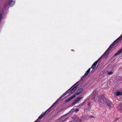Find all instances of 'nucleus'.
<instances>
[{
	"instance_id": "b1692460",
	"label": "nucleus",
	"mask_w": 122,
	"mask_h": 122,
	"mask_svg": "<svg viewBox=\"0 0 122 122\" xmlns=\"http://www.w3.org/2000/svg\"><path fill=\"white\" fill-rule=\"evenodd\" d=\"M90 107H87L85 108V109H86L87 110H90Z\"/></svg>"
},
{
	"instance_id": "412c9836",
	"label": "nucleus",
	"mask_w": 122,
	"mask_h": 122,
	"mask_svg": "<svg viewBox=\"0 0 122 122\" xmlns=\"http://www.w3.org/2000/svg\"><path fill=\"white\" fill-rule=\"evenodd\" d=\"M74 91L73 90V89H72L71 90V92L70 93H71V94H72L73 93H74Z\"/></svg>"
},
{
	"instance_id": "20e7f679",
	"label": "nucleus",
	"mask_w": 122,
	"mask_h": 122,
	"mask_svg": "<svg viewBox=\"0 0 122 122\" xmlns=\"http://www.w3.org/2000/svg\"><path fill=\"white\" fill-rule=\"evenodd\" d=\"M49 109H48V110H46V111L42 113L41 115L38 118V119L36 120L34 122H39V121L38 120V119H41L42 117H44V115L45 114L46 112L47 111H48V112H49Z\"/></svg>"
},
{
	"instance_id": "6e6552de",
	"label": "nucleus",
	"mask_w": 122,
	"mask_h": 122,
	"mask_svg": "<svg viewBox=\"0 0 122 122\" xmlns=\"http://www.w3.org/2000/svg\"><path fill=\"white\" fill-rule=\"evenodd\" d=\"M98 62V60L97 61H96L92 65V66L91 67V68H92V69H93L95 68V67L97 65V64Z\"/></svg>"
},
{
	"instance_id": "39448f33",
	"label": "nucleus",
	"mask_w": 122,
	"mask_h": 122,
	"mask_svg": "<svg viewBox=\"0 0 122 122\" xmlns=\"http://www.w3.org/2000/svg\"><path fill=\"white\" fill-rule=\"evenodd\" d=\"M74 120V121H76V122H81V120L79 119L78 117L75 116L71 118Z\"/></svg>"
},
{
	"instance_id": "f8f14e48",
	"label": "nucleus",
	"mask_w": 122,
	"mask_h": 122,
	"mask_svg": "<svg viewBox=\"0 0 122 122\" xmlns=\"http://www.w3.org/2000/svg\"><path fill=\"white\" fill-rule=\"evenodd\" d=\"M79 109H76L75 110L74 109H72L71 110V111L70 112H78V111L79 110Z\"/></svg>"
},
{
	"instance_id": "5701e85b",
	"label": "nucleus",
	"mask_w": 122,
	"mask_h": 122,
	"mask_svg": "<svg viewBox=\"0 0 122 122\" xmlns=\"http://www.w3.org/2000/svg\"><path fill=\"white\" fill-rule=\"evenodd\" d=\"M85 101L82 102L81 104V107L85 103Z\"/></svg>"
},
{
	"instance_id": "393cba45",
	"label": "nucleus",
	"mask_w": 122,
	"mask_h": 122,
	"mask_svg": "<svg viewBox=\"0 0 122 122\" xmlns=\"http://www.w3.org/2000/svg\"><path fill=\"white\" fill-rule=\"evenodd\" d=\"M118 119H119V118H115V120L114 121V122H115V121H116V120H118Z\"/></svg>"
},
{
	"instance_id": "c756f323",
	"label": "nucleus",
	"mask_w": 122,
	"mask_h": 122,
	"mask_svg": "<svg viewBox=\"0 0 122 122\" xmlns=\"http://www.w3.org/2000/svg\"><path fill=\"white\" fill-rule=\"evenodd\" d=\"M66 119H67V118L66 119H64V120H63V121H65V120Z\"/></svg>"
},
{
	"instance_id": "9b49d317",
	"label": "nucleus",
	"mask_w": 122,
	"mask_h": 122,
	"mask_svg": "<svg viewBox=\"0 0 122 122\" xmlns=\"http://www.w3.org/2000/svg\"><path fill=\"white\" fill-rule=\"evenodd\" d=\"M122 34L117 39H116V40H115L114 41L115 42H116V41H119V40H120V41H121V39H122Z\"/></svg>"
},
{
	"instance_id": "bb28decb",
	"label": "nucleus",
	"mask_w": 122,
	"mask_h": 122,
	"mask_svg": "<svg viewBox=\"0 0 122 122\" xmlns=\"http://www.w3.org/2000/svg\"><path fill=\"white\" fill-rule=\"evenodd\" d=\"M84 75L83 76L81 77V79H83L84 78Z\"/></svg>"
},
{
	"instance_id": "a878e982",
	"label": "nucleus",
	"mask_w": 122,
	"mask_h": 122,
	"mask_svg": "<svg viewBox=\"0 0 122 122\" xmlns=\"http://www.w3.org/2000/svg\"><path fill=\"white\" fill-rule=\"evenodd\" d=\"M87 110L86 109H84V111L85 112H87Z\"/></svg>"
},
{
	"instance_id": "2eb2a0df",
	"label": "nucleus",
	"mask_w": 122,
	"mask_h": 122,
	"mask_svg": "<svg viewBox=\"0 0 122 122\" xmlns=\"http://www.w3.org/2000/svg\"><path fill=\"white\" fill-rule=\"evenodd\" d=\"M122 94L121 92H116V95L117 96H118L122 95Z\"/></svg>"
},
{
	"instance_id": "7ed1b4c3",
	"label": "nucleus",
	"mask_w": 122,
	"mask_h": 122,
	"mask_svg": "<svg viewBox=\"0 0 122 122\" xmlns=\"http://www.w3.org/2000/svg\"><path fill=\"white\" fill-rule=\"evenodd\" d=\"M115 42H114L109 47L108 49H107V50L104 53V54L103 55H106L107 54V56L106 57H107V56L108 55V52L111 49V47L113 45V47L115 45L114 44V43Z\"/></svg>"
},
{
	"instance_id": "2f4dec72",
	"label": "nucleus",
	"mask_w": 122,
	"mask_h": 122,
	"mask_svg": "<svg viewBox=\"0 0 122 122\" xmlns=\"http://www.w3.org/2000/svg\"><path fill=\"white\" fill-rule=\"evenodd\" d=\"M69 90H70V89H69V90L68 91H69Z\"/></svg>"
},
{
	"instance_id": "9d476101",
	"label": "nucleus",
	"mask_w": 122,
	"mask_h": 122,
	"mask_svg": "<svg viewBox=\"0 0 122 122\" xmlns=\"http://www.w3.org/2000/svg\"><path fill=\"white\" fill-rule=\"evenodd\" d=\"M122 52V48L115 53L114 56H116Z\"/></svg>"
},
{
	"instance_id": "f257e3e1",
	"label": "nucleus",
	"mask_w": 122,
	"mask_h": 122,
	"mask_svg": "<svg viewBox=\"0 0 122 122\" xmlns=\"http://www.w3.org/2000/svg\"><path fill=\"white\" fill-rule=\"evenodd\" d=\"M99 104L102 106L106 107L108 106L110 108H111L113 107V105L108 99H106L103 95H101L98 99Z\"/></svg>"
},
{
	"instance_id": "a211bd4d",
	"label": "nucleus",
	"mask_w": 122,
	"mask_h": 122,
	"mask_svg": "<svg viewBox=\"0 0 122 122\" xmlns=\"http://www.w3.org/2000/svg\"><path fill=\"white\" fill-rule=\"evenodd\" d=\"M56 102H55L52 105V106L50 107V108H49V109L52 107L54 106L56 104Z\"/></svg>"
},
{
	"instance_id": "4be33fe9",
	"label": "nucleus",
	"mask_w": 122,
	"mask_h": 122,
	"mask_svg": "<svg viewBox=\"0 0 122 122\" xmlns=\"http://www.w3.org/2000/svg\"><path fill=\"white\" fill-rule=\"evenodd\" d=\"M91 103H89L88 104V107H91Z\"/></svg>"
},
{
	"instance_id": "7c9ffc66",
	"label": "nucleus",
	"mask_w": 122,
	"mask_h": 122,
	"mask_svg": "<svg viewBox=\"0 0 122 122\" xmlns=\"http://www.w3.org/2000/svg\"><path fill=\"white\" fill-rule=\"evenodd\" d=\"M68 114V113H67V114H66V115H67Z\"/></svg>"
},
{
	"instance_id": "c85d7f7f",
	"label": "nucleus",
	"mask_w": 122,
	"mask_h": 122,
	"mask_svg": "<svg viewBox=\"0 0 122 122\" xmlns=\"http://www.w3.org/2000/svg\"><path fill=\"white\" fill-rule=\"evenodd\" d=\"M90 117L92 118H93V117L92 116H91Z\"/></svg>"
},
{
	"instance_id": "0eeeda50",
	"label": "nucleus",
	"mask_w": 122,
	"mask_h": 122,
	"mask_svg": "<svg viewBox=\"0 0 122 122\" xmlns=\"http://www.w3.org/2000/svg\"><path fill=\"white\" fill-rule=\"evenodd\" d=\"M117 108L118 110L120 112H122V103L119 104Z\"/></svg>"
},
{
	"instance_id": "f3484780",
	"label": "nucleus",
	"mask_w": 122,
	"mask_h": 122,
	"mask_svg": "<svg viewBox=\"0 0 122 122\" xmlns=\"http://www.w3.org/2000/svg\"><path fill=\"white\" fill-rule=\"evenodd\" d=\"M78 86V85H77V86H76L74 87V88H73L72 89H73V90L75 91L76 89L77 88Z\"/></svg>"
},
{
	"instance_id": "cd10ccee",
	"label": "nucleus",
	"mask_w": 122,
	"mask_h": 122,
	"mask_svg": "<svg viewBox=\"0 0 122 122\" xmlns=\"http://www.w3.org/2000/svg\"><path fill=\"white\" fill-rule=\"evenodd\" d=\"M81 104H80L78 106V107H81Z\"/></svg>"
},
{
	"instance_id": "6ab92c4d",
	"label": "nucleus",
	"mask_w": 122,
	"mask_h": 122,
	"mask_svg": "<svg viewBox=\"0 0 122 122\" xmlns=\"http://www.w3.org/2000/svg\"><path fill=\"white\" fill-rule=\"evenodd\" d=\"M107 73L108 74L110 75L113 74V72L112 71L107 72Z\"/></svg>"
},
{
	"instance_id": "aec40b11",
	"label": "nucleus",
	"mask_w": 122,
	"mask_h": 122,
	"mask_svg": "<svg viewBox=\"0 0 122 122\" xmlns=\"http://www.w3.org/2000/svg\"><path fill=\"white\" fill-rule=\"evenodd\" d=\"M65 95V94H63L62 95V96H61L60 97V98H59V99H60V98H62V97H64Z\"/></svg>"
},
{
	"instance_id": "f03ea898",
	"label": "nucleus",
	"mask_w": 122,
	"mask_h": 122,
	"mask_svg": "<svg viewBox=\"0 0 122 122\" xmlns=\"http://www.w3.org/2000/svg\"><path fill=\"white\" fill-rule=\"evenodd\" d=\"M83 90V89L82 88H80L78 90L77 92L73 95L72 96L68 98L65 101V102H69L71 99L74 98L77 95H78L81 92H82Z\"/></svg>"
},
{
	"instance_id": "423d86ee",
	"label": "nucleus",
	"mask_w": 122,
	"mask_h": 122,
	"mask_svg": "<svg viewBox=\"0 0 122 122\" xmlns=\"http://www.w3.org/2000/svg\"><path fill=\"white\" fill-rule=\"evenodd\" d=\"M82 98V97H79L76 98L72 103V105H73L75 104L78 102Z\"/></svg>"
},
{
	"instance_id": "ddd939ff",
	"label": "nucleus",
	"mask_w": 122,
	"mask_h": 122,
	"mask_svg": "<svg viewBox=\"0 0 122 122\" xmlns=\"http://www.w3.org/2000/svg\"><path fill=\"white\" fill-rule=\"evenodd\" d=\"M8 8V4H6L5 5L4 7V9L3 8H2V11H3V9H4V10H5V9H6L7 8Z\"/></svg>"
},
{
	"instance_id": "1a4fd4ad",
	"label": "nucleus",
	"mask_w": 122,
	"mask_h": 122,
	"mask_svg": "<svg viewBox=\"0 0 122 122\" xmlns=\"http://www.w3.org/2000/svg\"><path fill=\"white\" fill-rule=\"evenodd\" d=\"M15 3V1L12 0L9 1V6L11 7L13 6Z\"/></svg>"
},
{
	"instance_id": "dca6fc26",
	"label": "nucleus",
	"mask_w": 122,
	"mask_h": 122,
	"mask_svg": "<svg viewBox=\"0 0 122 122\" xmlns=\"http://www.w3.org/2000/svg\"><path fill=\"white\" fill-rule=\"evenodd\" d=\"M78 86V85H77V86H76L74 87V88H73L72 89H73V90L75 91L76 89L77 88Z\"/></svg>"
},
{
	"instance_id": "4468645a",
	"label": "nucleus",
	"mask_w": 122,
	"mask_h": 122,
	"mask_svg": "<svg viewBox=\"0 0 122 122\" xmlns=\"http://www.w3.org/2000/svg\"><path fill=\"white\" fill-rule=\"evenodd\" d=\"M90 68H89L85 74L84 76H86L88 75L90 71Z\"/></svg>"
}]
</instances>
